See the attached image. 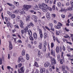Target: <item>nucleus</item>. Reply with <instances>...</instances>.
<instances>
[{
    "label": "nucleus",
    "mask_w": 73,
    "mask_h": 73,
    "mask_svg": "<svg viewBox=\"0 0 73 73\" xmlns=\"http://www.w3.org/2000/svg\"><path fill=\"white\" fill-rule=\"evenodd\" d=\"M66 10H67V9H62L60 10V11H61V12H66Z\"/></svg>",
    "instance_id": "393cba45"
},
{
    "label": "nucleus",
    "mask_w": 73,
    "mask_h": 73,
    "mask_svg": "<svg viewBox=\"0 0 73 73\" xmlns=\"http://www.w3.org/2000/svg\"><path fill=\"white\" fill-rule=\"evenodd\" d=\"M41 55V53L40 52V51L39 50L38 51V56L39 57H40V55Z\"/></svg>",
    "instance_id": "2f4dec72"
},
{
    "label": "nucleus",
    "mask_w": 73,
    "mask_h": 73,
    "mask_svg": "<svg viewBox=\"0 0 73 73\" xmlns=\"http://www.w3.org/2000/svg\"><path fill=\"white\" fill-rule=\"evenodd\" d=\"M49 62H46L44 64V67L46 68L49 66Z\"/></svg>",
    "instance_id": "dca6fc26"
},
{
    "label": "nucleus",
    "mask_w": 73,
    "mask_h": 73,
    "mask_svg": "<svg viewBox=\"0 0 73 73\" xmlns=\"http://www.w3.org/2000/svg\"><path fill=\"white\" fill-rule=\"evenodd\" d=\"M59 47L58 46H57L56 47V52L57 53H59Z\"/></svg>",
    "instance_id": "f3484780"
},
{
    "label": "nucleus",
    "mask_w": 73,
    "mask_h": 73,
    "mask_svg": "<svg viewBox=\"0 0 73 73\" xmlns=\"http://www.w3.org/2000/svg\"><path fill=\"white\" fill-rule=\"evenodd\" d=\"M3 64V60L1 58H0V65H1Z\"/></svg>",
    "instance_id": "72a5a7b5"
},
{
    "label": "nucleus",
    "mask_w": 73,
    "mask_h": 73,
    "mask_svg": "<svg viewBox=\"0 0 73 73\" xmlns=\"http://www.w3.org/2000/svg\"><path fill=\"white\" fill-rule=\"evenodd\" d=\"M43 51H46V47H45V46H44V47H43Z\"/></svg>",
    "instance_id": "e433bc0d"
},
{
    "label": "nucleus",
    "mask_w": 73,
    "mask_h": 73,
    "mask_svg": "<svg viewBox=\"0 0 73 73\" xmlns=\"http://www.w3.org/2000/svg\"><path fill=\"white\" fill-rule=\"evenodd\" d=\"M33 36L35 40H37V35L36 33H33Z\"/></svg>",
    "instance_id": "423d86ee"
},
{
    "label": "nucleus",
    "mask_w": 73,
    "mask_h": 73,
    "mask_svg": "<svg viewBox=\"0 0 73 73\" xmlns=\"http://www.w3.org/2000/svg\"><path fill=\"white\" fill-rule=\"evenodd\" d=\"M5 19L6 21H7V23H8V22L9 23V21H8V18H7V17H5Z\"/></svg>",
    "instance_id": "6e6d98bb"
},
{
    "label": "nucleus",
    "mask_w": 73,
    "mask_h": 73,
    "mask_svg": "<svg viewBox=\"0 0 73 73\" xmlns=\"http://www.w3.org/2000/svg\"><path fill=\"white\" fill-rule=\"evenodd\" d=\"M47 37V34L45 33H44V38H46Z\"/></svg>",
    "instance_id": "c756f323"
},
{
    "label": "nucleus",
    "mask_w": 73,
    "mask_h": 73,
    "mask_svg": "<svg viewBox=\"0 0 73 73\" xmlns=\"http://www.w3.org/2000/svg\"><path fill=\"white\" fill-rule=\"evenodd\" d=\"M23 7L24 10L26 11H29V9L32 7V6L28 5H23Z\"/></svg>",
    "instance_id": "7ed1b4c3"
},
{
    "label": "nucleus",
    "mask_w": 73,
    "mask_h": 73,
    "mask_svg": "<svg viewBox=\"0 0 73 73\" xmlns=\"http://www.w3.org/2000/svg\"><path fill=\"white\" fill-rule=\"evenodd\" d=\"M48 66L49 67V68H52V65H51V64H50V63H49Z\"/></svg>",
    "instance_id": "13d9d810"
},
{
    "label": "nucleus",
    "mask_w": 73,
    "mask_h": 73,
    "mask_svg": "<svg viewBox=\"0 0 73 73\" xmlns=\"http://www.w3.org/2000/svg\"><path fill=\"white\" fill-rule=\"evenodd\" d=\"M62 24L60 22H58V25L57 26H55L54 27L56 29H60L61 27L60 26H62Z\"/></svg>",
    "instance_id": "20e7f679"
},
{
    "label": "nucleus",
    "mask_w": 73,
    "mask_h": 73,
    "mask_svg": "<svg viewBox=\"0 0 73 73\" xmlns=\"http://www.w3.org/2000/svg\"><path fill=\"white\" fill-rule=\"evenodd\" d=\"M20 10L17 9L15 11V13H17L19 12H20Z\"/></svg>",
    "instance_id": "c9c22d12"
},
{
    "label": "nucleus",
    "mask_w": 73,
    "mask_h": 73,
    "mask_svg": "<svg viewBox=\"0 0 73 73\" xmlns=\"http://www.w3.org/2000/svg\"><path fill=\"white\" fill-rule=\"evenodd\" d=\"M18 67L19 68H20V67L21 66H22V64H21V63H19L18 65Z\"/></svg>",
    "instance_id": "49530a36"
},
{
    "label": "nucleus",
    "mask_w": 73,
    "mask_h": 73,
    "mask_svg": "<svg viewBox=\"0 0 73 73\" xmlns=\"http://www.w3.org/2000/svg\"><path fill=\"white\" fill-rule=\"evenodd\" d=\"M20 23H21V24H20V27L22 28H24V27H23V25L24 24V23H23V21L22 20H20Z\"/></svg>",
    "instance_id": "6e6552de"
},
{
    "label": "nucleus",
    "mask_w": 73,
    "mask_h": 73,
    "mask_svg": "<svg viewBox=\"0 0 73 73\" xmlns=\"http://www.w3.org/2000/svg\"><path fill=\"white\" fill-rule=\"evenodd\" d=\"M73 10V8L72 7H69L68 8L67 11H72Z\"/></svg>",
    "instance_id": "b1692460"
},
{
    "label": "nucleus",
    "mask_w": 73,
    "mask_h": 73,
    "mask_svg": "<svg viewBox=\"0 0 73 73\" xmlns=\"http://www.w3.org/2000/svg\"><path fill=\"white\" fill-rule=\"evenodd\" d=\"M19 12L22 15H24L25 14V11L23 9H19Z\"/></svg>",
    "instance_id": "9d476101"
},
{
    "label": "nucleus",
    "mask_w": 73,
    "mask_h": 73,
    "mask_svg": "<svg viewBox=\"0 0 73 73\" xmlns=\"http://www.w3.org/2000/svg\"><path fill=\"white\" fill-rule=\"evenodd\" d=\"M18 42H19L20 43H22V42L21 41V40H18Z\"/></svg>",
    "instance_id": "e2e57ef3"
},
{
    "label": "nucleus",
    "mask_w": 73,
    "mask_h": 73,
    "mask_svg": "<svg viewBox=\"0 0 73 73\" xmlns=\"http://www.w3.org/2000/svg\"><path fill=\"white\" fill-rule=\"evenodd\" d=\"M19 61H21V62H24V59L23 58V57L21 56H20L19 58Z\"/></svg>",
    "instance_id": "4468645a"
},
{
    "label": "nucleus",
    "mask_w": 73,
    "mask_h": 73,
    "mask_svg": "<svg viewBox=\"0 0 73 73\" xmlns=\"http://www.w3.org/2000/svg\"><path fill=\"white\" fill-rule=\"evenodd\" d=\"M28 27H26L25 29H24V31L25 33H27L28 32Z\"/></svg>",
    "instance_id": "6ab92c4d"
},
{
    "label": "nucleus",
    "mask_w": 73,
    "mask_h": 73,
    "mask_svg": "<svg viewBox=\"0 0 73 73\" xmlns=\"http://www.w3.org/2000/svg\"><path fill=\"white\" fill-rule=\"evenodd\" d=\"M42 69L43 72H46V70H45V69L43 68H42Z\"/></svg>",
    "instance_id": "bf43d9fd"
},
{
    "label": "nucleus",
    "mask_w": 73,
    "mask_h": 73,
    "mask_svg": "<svg viewBox=\"0 0 73 73\" xmlns=\"http://www.w3.org/2000/svg\"><path fill=\"white\" fill-rule=\"evenodd\" d=\"M42 45L41 43H40L38 45V47L40 49H42Z\"/></svg>",
    "instance_id": "5701e85b"
},
{
    "label": "nucleus",
    "mask_w": 73,
    "mask_h": 73,
    "mask_svg": "<svg viewBox=\"0 0 73 73\" xmlns=\"http://www.w3.org/2000/svg\"><path fill=\"white\" fill-rule=\"evenodd\" d=\"M11 18H12L13 19H15L16 17V15H15V14H13L12 15H11Z\"/></svg>",
    "instance_id": "412c9836"
},
{
    "label": "nucleus",
    "mask_w": 73,
    "mask_h": 73,
    "mask_svg": "<svg viewBox=\"0 0 73 73\" xmlns=\"http://www.w3.org/2000/svg\"><path fill=\"white\" fill-rule=\"evenodd\" d=\"M17 19H18V20H19V19H20V17L17 16Z\"/></svg>",
    "instance_id": "0e129e2a"
},
{
    "label": "nucleus",
    "mask_w": 73,
    "mask_h": 73,
    "mask_svg": "<svg viewBox=\"0 0 73 73\" xmlns=\"http://www.w3.org/2000/svg\"><path fill=\"white\" fill-rule=\"evenodd\" d=\"M47 45V43L46 42H45V43L44 44V46L46 47V46Z\"/></svg>",
    "instance_id": "5fc2aeb1"
},
{
    "label": "nucleus",
    "mask_w": 73,
    "mask_h": 73,
    "mask_svg": "<svg viewBox=\"0 0 73 73\" xmlns=\"http://www.w3.org/2000/svg\"><path fill=\"white\" fill-rule=\"evenodd\" d=\"M51 16L52 17H53V18H55V17H56V14H52L51 15Z\"/></svg>",
    "instance_id": "7c9ffc66"
},
{
    "label": "nucleus",
    "mask_w": 73,
    "mask_h": 73,
    "mask_svg": "<svg viewBox=\"0 0 73 73\" xmlns=\"http://www.w3.org/2000/svg\"><path fill=\"white\" fill-rule=\"evenodd\" d=\"M46 15H47L46 17L47 18V19H50V13H49V12H47Z\"/></svg>",
    "instance_id": "f8f14e48"
},
{
    "label": "nucleus",
    "mask_w": 73,
    "mask_h": 73,
    "mask_svg": "<svg viewBox=\"0 0 73 73\" xmlns=\"http://www.w3.org/2000/svg\"><path fill=\"white\" fill-rule=\"evenodd\" d=\"M63 50L64 51H65V46H63Z\"/></svg>",
    "instance_id": "4d7b16f0"
},
{
    "label": "nucleus",
    "mask_w": 73,
    "mask_h": 73,
    "mask_svg": "<svg viewBox=\"0 0 73 73\" xmlns=\"http://www.w3.org/2000/svg\"><path fill=\"white\" fill-rule=\"evenodd\" d=\"M65 30L66 32H69V30L67 29L66 27L65 28Z\"/></svg>",
    "instance_id": "8fccbe9b"
},
{
    "label": "nucleus",
    "mask_w": 73,
    "mask_h": 73,
    "mask_svg": "<svg viewBox=\"0 0 73 73\" xmlns=\"http://www.w3.org/2000/svg\"><path fill=\"white\" fill-rule=\"evenodd\" d=\"M7 68L9 70L10 69H11V67L10 66H8L7 67Z\"/></svg>",
    "instance_id": "603ef678"
},
{
    "label": "nucleus",
    "mask_w": 73,
    "mask_h": 73,
    "mask_svg": "<svg viewBox=\"0 0 73 73\" xmlns=\"http://www.w3.org/2000/svg\"><path fill=\"white\" fill-rule=\"evenodd\" d=\"M30 17H31V16L30 15H28L26 18V21H27L29 20L30 19Z\"/></svg>",
    "instance_id": "4be33fe9"
},
{
    "label": "nucleus",
    "mask_w": 73,
    "mask_h": 73,
    "mask_svg": "<svg viewBox=\"0 0 73 73\" xmlns=\"http://www.w3.org/2000/svg\"><path fill=\"white\" fill-rule=\"evenodd\" d=\"M48 57H49V58L50 59L52 65H54L55 64H56V60L54 58H53L52 56H50L49 54H48Z\"/></svg>",
    "instance_id": "f03ea898"
},
{
    "label": "nucleus",
    "mask_w": 73,
    "mask_h": 73,
    "mask_svg": "<svg viewBox=\"0 0 73 73\" xmlns=\"http://www.w3.org/2000/svg\"><path fill=\"white\" fill-rule=\"evenodd\" d=\"M63 73H67V71L66 70H64L63 71Z\"/></svg>",
    "instance_id": "774afa93"
},
{
    "label": "nucleus",
    "mask_w": 73,
    "mask_h": 73,
    "mask_svg": "<svg viewBox=\"0 0 73 73\" xmlns=\"http://www.w3.org/2000/svg\"><path fill=\"white\" fill-rule=\"evenodd\" d=\"M15 4L17 7H19V2H16Z\"/></svg>",
    "instance_id": "37998d69"
},
{
    "label": "nucleus",
    "mask_w": 73,
    "mask_h": 73,
    "mask_svg": "<svg viewBox=\"0 0 73 73\" xmlns=\"http://www.w3.org/2000/svg\"><path fill=\"white\" fill-rule=\"evenodd\" d=\"M62 40L64 42H65V41H66H66H67V40H66V39H65V38H63Z\"/></svg>",
    "instance_id": "864d4df0"
},
{
    "label": "nucleus",
    "mask_w": 73,
    "mask_h": 73,
    "mask_svg": "<svg viewBox=\"0 0 73 73\" xmlns=\"http://www.w3.org/2000/svg\"><path fill=\"white\" fill-rule=\"evenodd\" d=\"M67 56V57H70V54H67L66 55Z\"/></svg>",
    "instance_id": "338daca9"
},
{
    "label": "nucleus",
    "mask_w": 73,
    "mask_h": 73,
    "mask_svg": "<svg viewBox=\"0 0 73 73\" xmlns=\"http://www.w3.org/2000/svg\"><path fill=\"white\" fill-rule=\"evenodd\" d=\"M34 66H36V67H38V64H37V62H35V63Z\"/></svg>",
    "instance_id": "c85d7f7f"
},
{
    "label": "nucleus",
    "mask_w": 73,
    "mask_h": 73,
    "mask_svg": "<svg viewBox=\"0 0 73 73\" xmlns=\"http://www.w3.org/2000/svg\"><path fill=\"white\" fill-rule=\"evenodd\" d=\"M61 5V3L60 2H58L57 3V6L58 7H60Z\"/></svg>",
    "instance_id": "bb28decb"
},
{
    "label": "nucleus",
    "mask_w": 73,
    "mask_h": 73,
    "mask_svg": "<svg viewBox=\"0 0 73 73\" xmlns=\"http://www.w3.org/2000/svg\"><path fill=\"white\" fill-rule=\"evenodd\" d=\"M48 26L49 27H50L51 28H53V24L51 23H49Z\"/></svg>",
    "instance_id": "f704fd0d"
},
{
    "label": "nucleus",
    "mask_w": 73,
    "mask_h": 73,
    "mask_svg": "<svg viewBox=\"0 0 73 73\" xmlns=\"http://www.w3.org/2000/svg\"><path fill=\"white\" fill-rule=\"evenodd\" d=\"M7 13L9 15V16H11V13L9 11H7Z\"/></svg>",
    "instance_id": "ea45409f"
},
{
    "label": "nucleus",
    "mask_w": 73,
    "mask_h": 73,
    "mask_svg": "<svg viewBox=\"0 0 73 73\" xmlns=\"http://www.w3.org/2000/svg\"><path fill=\"white\" fill-rule=\"evenodd\" d=\"M62 71H64V70H65V67L62 66Z\"/></svg>",
    "instance_id": "a878e982"
},
{
    "label": "nucleus",
    "mask_w": 73,
    "mask_h": 73,
    "mask_svg": "<svg viewBox=\"0 0 73 73\" xmlns=\"http://www.w3.org/2000/svg\"><path fill=\"white\" fill-rule=\"evenodd\" d=\"M45 28L46 29H47V30H48V31H50V29L49 28H48V27L46 26V27H45Z\"/></svg>",
    "instance_id": "c03bdc74"
},
{
    "label": "nucleus",
    "mask_w": 73,
    "mask_h": 73,
    "mask_svg": "<svg viewBox=\"0 0 73 73\" xmlns=\"http://www.w3.org/2000/svg\"><path fill=\"white\" fill-rule=\"evenodd\" d=\"M7 5H9L10 7L11 6H12V5H13L12 4L9 3H7Z\"/></svg>",
    "instance_id": "a18cd8bd"
},
{
    "label": "nucleus",
    "mask_w": 73,
    "mask_h": 73,
    "mask_svg": "<svg viewBox=\"0 0 73 73\" xmlns=\"http://www.w3.org/2000/svg\"><path fill=\"white\" fill-rule=\"evenodd\" d=\"M28 33L30 36H32V31H31V30H29L28 31Z\"/></svg>",
    "instance_id": "ddd939ff"
},
{
    "label": "nucleus",
    "mask_w": 73,
    "mask_h": 73,
    "mask_svg": "<svg viewBox=\"0 0 73 73\" xmlns=\"http://www.w3.org/2000/svg\"><path fill=\"white\" fill-rule=\"evenodd\" d=\"M42 5L41 4H39V7L44 12H46L47 11V9L50 10V7H48L47 5L46 4L44 3H42Z\"/></svg>",
    "instance_id": "f257e3e1"
},
{
    "label": "nucleus",
    "mask_w": 73,
    "mask_h": 73,
    "mask_svg": "<svg viewBox=\"0 0 73 73\" xmlns=\"http://www.w3.org/2000/svg\"><path fill=\"white\" fill-rule=\"evenodd\" d=\"M53 0H50L49 2V4H52V3H53Z\"/></svg>",
    "instance_id": "79ce46f5"
},
{
    "label": "nucleus",
    "mask_w": 73,
    "mask_h": 73,
    "mask_svg": "<svg viewBox=\"0 0 73 73\" xmlns=\"http://www.w3.org/2000/svg\"><path fill=\"white\" fill-rule=\"evenodd\" d=\"M57 60H58V61H59V60H60V55H58V56H57Z\"/></svg>",
    "instance_id": "a19ab883"
},
{
    "label": "nucleus",
    "mask_w": 73,
    "mask_h": 73,
    "mask_svg": "<svg viewBox=\"0 0 73 73\" xmlns=\"http://www.w3.org/2000/svg\"><path fill=\"white\" fill-rule=\"evenodd\" d=\"M61 16L62 17V18H65V15L63 14L61 15Z\"/></svg>",
    "instance_id": "3c124183"
},
{
    "label": "nucleus",
    "mask_w": 73,
    "mask_h": 73,
    "mask_svg": "<svg viewBox=\"0 0 73 73\" xmlns=\"http://www.w3.org/2000/svg\"><path fill=\"white\" fill-rule=\"evenodd\" d=\"M21 32V33L22 34V35H23V34H24V30H22Z\"/></svg>",
    "instance_id": "69168bd1"
},
{
    "label": "nucleus",
    "mask_w": 73,
    "mask_h": 73,
    "mask_svg": "<svg viewBox=\"0 0 73 73\" xmlns=\"http://www.w3.org/2000/svg\"><path fill=\"white\" fill-rule=\"evenodd\" d=\"M52 9L53 10H55V9H56L55 8V5H53L52 6Z\"/></svg>",
    "instance_id": "09e8293b"
},
{
    "label": "nucleus",
    "mask_w": 73,
    "mask_h": 73,
    "mask_svg": "<svg viewBox=\"0 0 73 73\" xmlns=\"http://www.w3.org/2000/svg\"><path fill=\"white\" fill-rule=\"evenodd\" d=\"M56 72H59V68H58L56 67Z\"/></svg>",
    "instance_id": "de8ad7c7"
},
{
    "label": "nucleus",
    "mask_w": 73,
    "mask_h": 73,
    "mask_svg": "<svg viewBox=\"0 0 73 73\" xmlns=\"http://www.w3.org/2000/svg\"><path fill=\"white\" fill-rule=\"evenodd\" d=\"M30 25L32 26V27H34V24H33V23L32 22H30L29 23Z\"/></svg>",
    "instance_id": "4c0bfd02"
},
{
    "label": "nucleus",
    "mask_w": 73,
    "mask_h": 73,
    "mask_svg": "<svg viewBox=\"0 0 73 73\" xmlns=\"http://www.w3.org/2000/svg\"><path fill=\"white\" fill-rule=\"evenodd\" d=\"M40 73H43V70L42 68L40 70Z\"/></svg>",
    "instance_id": "680f3d73"
},
{
    "label": "nucleus",
    "mask_w": 73,
    "mask_h": 73,
    "mask_svg": "<svg viewBox=\"0 0 73 73\" xmlns=\"http://www.w3.org/2000/svg\"><path fill=\"white\" fill-rule=\"evenodd\" d=\"M64 58L63 57L62 59L60 60V63L61 64H63V63L64 62Z\"/></svg>",
    "instance_id": "a211bd4d"
},
{
    "label": "nucleus",
    "mask_w": 73,
    "mask_h": 73,
    "mask_svg": "<svg viewBox=\"0 0 73 73\" xmlns=\"http://www.w3.org/2000/svg\"><path fill=\"white\" fill-rule=\"evenodd\" d=\"M29 38L30 40H31V41H33V40H34V38L33 36H30Z\"/></svg>",
    "instance_id": "cd10ccee"
},
{
    "label": "nucleus",
    "mask_w": 73,
    "mask_h": 73,
    "mask_svg": "<svg viewBox=\"0 0 73 73\" xmlns=\"http://www.w3.org/2000/svg\"><path fill=\"white\" fill-rule=\"evenodd\" d=\"M25 50H23L22 51V55H25Z\"/></svg>",
    "instance_id": "473e14b6"
},
{
    "label": "nucleus",
    "mask_w": 73,
    "mask_h": 73,
    "mask_svg": "<svg viewBox=\"0 0 73 73\" xmlns=\"http://www.w3.org/2000/svg\"><path fill=\"white\" fill-rule=\"evenodd\" d=\"M39 34L40 35V38H42L43 36V35H42V31H41V29H39Z\"/></svg>",
    "instance_id": "0eeeda50"
},
{
    "label": "nucleus",
    "mask_w": 73,
    "mask_h": 73,
    "mask_svg": "<svg viewBox=\"0 0 73 73\" xmlns=\"http://www.w3.org/2000/svg\"><path fill=\"white\" fill-rule=\"evenodd\" d=\"M19 12L22 15H24L25 14V11L23 9H19Z\"/></svg>",
    "instance_id": "9b49d317"
},
{
    "label": "nucleus",
    "mask_w": 73,
    "mask_h": 73,
    "mask_svg": "<svg viewBox=\"0 0 73 73\" xmlns=\"http://www.w3.org/2000/svg\"><path fill=\"white\" fill-rule=\"evenodd\" d=\"M49 0H45L46 3H48Z\"/></svg>",
    "instance_id": "052dcab7"
},
{
    "label": "nucleus",
    "mask_w": 73,
    "mask_h": 73,
    "mask_svg": "<svg viewBox=\"0 0 73 73\" xmlns=\"http://www.w3.org/2000/svg\"><path fill=\"white\" fill-rule=\"evenodd\" d=\"M9 50H11V49H12V48H13V46H12V43L11 42H9Z\"/></svg>",
    "instance_id": "1a4fd4ad"
},
{
    "label": "nucleus",
    "mask_w": 73,
    "mask_h": 73,
    "mask_svg": "<svg viewBox=\"0 0 73 73\" xmlns=\"http://www.w3.org/2000/svg\"><path fill=\"white\" fill-rule=\"evenodd\" d=\"M34 9L35 10H38L39 9L38 8V6H37V5H35V6H34L33 7Z\"/></svg>",
    "instance_id": "2eb2a0df"
},
{
    "label": "nucleus",
    "mask_w": 73,
    "mask_h": 73,
    "mask_svg": "<svg viewBox=\"0 0 73 73\" xmlns=\"http://www.w3.org/2000/svg\"><path fill=\"white\" fill-rule=\"evenodd\" d=\"M51 54L52 55H53L54 57L55 56V53L54 51L53 52V49L51 50Z\"/></svg>",
    "instance_id": "aec40b11"
},
{
    "label": "nucleus",
    "mask_w": 73,
    "mask_h": 73,
    "mask_svg": "<svg viewBox=\"0 0 73 73\" xmlns=\"http://www.w3.org/2000/svg\"><path fill=\"white\" fill-rule=\"evenodd\" d=\"M51 48L52 49L53 47L54 46V44L53 43H52L51 44Z\"/></svg>",
    "instance_id": "58836bf2"
},
{
    "label": "nucleus",
    "mask_w": 73,
    "mask_h": 73,
    "mask_svg": "<svg viewBox=\"0 0 73 73\" xmlns=\"http://www.w3.org/2000/svg\"><path fill=\"white\" fill-rule=\"evenodd\" d=\"M19 73H23L24 72V67H22L20 69H19L18 70Z\"/></svg>",
    "instance_id": "39448f33"
}]
</instances>
